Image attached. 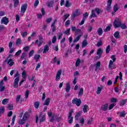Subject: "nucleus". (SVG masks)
<instances>
[{"instance_id":"13","label":"nucleus","mask_w":127,"mask_h":127,"mask_svg":"<svg viewBox=\"0 0 127 127\" xmlns=\"http://www.w3.org/2000/svg\"><path fill=\"white\" fill-rule=\"evenodd\" d=\"M104 88V86L100 85V86H98L97 88V91H96V94L97 95H100L101 94V92H102V90H103Z\"/></svg>"},{"instance_id":"16","label":"nucleus","mask_w":127,"mask_h":127,"mask_svg":"<svg viewBox=\"0 0 127 127\" xmlns=\"http://www.w3.org/2000/svg\"><path fill=\"white\" fill-rule=\"evenodd\" d=\"M53 4H54V1L53 0L49 1L46 3L48 7H53Z\"/></svg>"},{"instance_id":"18","label":"nucleus","mask_w":127,"mask_h":127,"mask_svg":"<svg viewBox=\"0 0 127 127\" xmlns=\"http://www.w3.org/2000/svg\"><path fill=\"white\" fill-rule=\"evenodd\" d=\"M50 101L51 99L49 98H46L45 102L43 103L44 106H49V104H50Z\"/></svg>"},{"instance_id":"51","label":"nucleus","mask_w":127,"mask_h":127,"mask_svg":"<svg viewBox=\"0 0 127 127\" xmlns=\"http://www.w3.org/2000/svg\"><path fill=\"white\" fill-rule=\"evenodd\" d=\"M111 26H112V25L107 26L106 28L104 30V31L105 32L110 31V30H111Z\"/></svg>"},{"instance_id":"4","label":"nucleus","mask_w":127,"mask_h":127,"mask_svg":"<svg viewBox=\"0 0 127 127\" xmlns=\"http://www.w3.org/2000/svg\"><path fill=\"white\" fill-rule=\"evenodd\" d=\"M26 9H27V3H24L22 5L21 7L20 14L21 15H23L26 11Z\"/></svg>"},{"instance_id":"12","label":"nucleus","mask_w":127,"mask_h":127,"mask_svg":"<svg viewBox=\"0 0 127 127\" xmlns=\"http://www.w3.org/2000/svg\"><path fill=\"white\" fill-rule=\"evenodd\" d=\"M78 15H80V12L78 9H76L75 11L72 13L71 16L73 18H75V17L78 16Z\"/></svg>"},{"instance_id":"15","label":"nucleus","mask_w":127,"mask_h":127,"mask_svg":"<svg viewBox=\"0 0 127 127\" xmlns=\"http://www.w3.org/2000/svg\"><path fill=\"white\" fill-rule=\"evenodd\" d=\"M119 76H118L116 77V78L115 79V81L114 82L115 84H117V82H118V79H119V78L120 79V80L123 79V73H122V72H120Z\"/></svg>"},{"instance_id":"61","label":"nucleus","mask_w":127,"mask_h":127,"mask_svg":"<svg viewBox=\"0 0 127 127\" xmlns=\"http://www.w3.org/2000/svg\"><path fill=\"white\" fill-rule=\"evenodd\" d=\"M56 40H57V38H56V36H55L52 39V43H55V42H56Z\"/></svg>"},{"instance_id":"48","label":"nucleus","mask_w":127,"mask_h":127,"mask_svg":"<svg viewBox=\"0 0 127 127\" xmlns=\"http://www.w3.org/2000/svg\"><path fill=\"white\" fill-rule=\"evenodd\" d=\"M4 107H0V114H3L4 113Z\"/></svg>"},{"instance_id":"1","label":"nucleus","mask_w":127,"mask_h":127,"mask_svg":"<svg viewBox=\"0 0 127 127\" xmlns=\"http://www.w3.org/2000/svg\"><path fill=\"white\" fill-rule=\"evenodd\" d=\"M72 103L74 105H76L77 107H80L81 104H82V101L80 99L73 98L72 100Z\"/></svg>"},{"instance_id":"30","label":"nucleus","mask_w":127,"mask_h":127,"mask_svg":"<svg viewBox=\"0 0 127 127\" xmlns=\"http://www.w3.org/2000/svg\"><path fill=\"white\" fill-rule=\"evenodd\" d=\"M40 59V55H35L34 57V59L35 60L36 62H38V60Z\"/></svg>"},{"instance_id":"49","label":"nucleus","mask_w":127,"mask_h":127,"mask_svg":"<svg viewBox=\"0 0 127 127\" xmlns=\"http://www.w3.org/2000/svg\"><path fill=\"white\" fill-rule=\"evenodd\" d=\"M7 64H14V62H13V60L11 59H10L7 61Z\"/></svg>"},{"instance_id":"38","label":"nucleus","mask_w":127,"mask_h":127,"mask_svg":"<svg viewBox=\"0 0 127 127\" xmlns=\"http://www.w3.org/2000/svg\"><path fill=\"white\" fill-rule=\"evenodd\" d=\"M64 33L65 35H70V28L66 29Z\"/></svg>"},{"instance_id":"22","label":"nucleus","mask_w":127,"mask_h":127,"mask_svg":"<svg viewBox=\"0 0 127 127\" xmlns=\"http://www.w3.org/2000/svg\"><path fill=\"white\" fill-rule=\"evenodd\" d=\"M87 45H88V42H87V40H83V41L82 43V46H81L82 48H84L86 47Z\"/></svg>"},{"instance_id":"26","label":"nucleus","mask_w":127,"mask_h":127,"mask_svg":"<svg viewBox=\"0 0 127 127\" xmlns=\"http://www.w3.org/2000/svg\"><path fill=\"white\" fill-rule=\"evenodd\" d=\"M40 105V103L38 101H36L34 103V106L35 109H38L39 108V106Z\"/></svg>"},{"instance_id":"33","label":"nucleus","mask_w":127,"mask_h":127,"mask_svg":"<svg viewBox=\"0 0 127 127\" xmlns=\"http://www.w3.org/2000/svg\"><path fill=\"white\" fill-rule=\"evenodd\" d=\"M64 5L66 7H70L71 6V3L69 2L68 0H66Z\"/></svg>"},{"instance_id":"11","label":"nucleus","mask_w":127,"mask_h":127,"mask_svg":"<svg viewBox=\"0 0 127 127\" xmlns=\"http://www.w3.org/2000/svg\"><path fill=\"white\" fill-rule=\"evenodd\" d=\"M57 21V20H55L51 25V29L53 32H55V31H56V27H55V24L56 23Z\"/></svg>"},{"instance_id":"45","label":"nucleus","mask_w":127,"mask_h":127,"mask_svg":"<svg viewBox=\"0 0 127 127\" xmlns=\"http://www.w3.org/2000/svg\"><path fill=\"white\" fill-rule=\"evenodd\" d=\"M14 1V7H16L17 6V4L19 3V1L18 0H15Z\"/></svg>"},{"instance_id":"7","label":"nucleus","mask_w":127,"mask_h":127,"mask_svg":"<svg viewBox=\"0 0 127 127\" xmlns=\"http://www.w3.org/2000/svg\"><path fill=\"white\" fill-rule=\"evenodd\" d=\"M18 82H19V77L18 76L14 80V83L13 84V88H18Z\"/></svg>"},{"instance_id":"35","label":"nucleus","mask_w":127,"mask_h":127,"mask_svg":"<svg viewBox=\"0 0 127 127\" xmlns=\"http://www.w3.org/2000/svg\"><path fill=\"white\" fill-rule=\"evenodd\" d=\"M8 101H9V99H4L2 101V105H6L8 103Z\"/></svg>"},{"instance_id":"56","label":"nucleus","mask_w":127,"mask_h":127,"mask_svg":"<svg viewBox=\"0 0 127 127\" xmlns=\"http://www.w3.org/2000/svg\"><path fill=\"white\" fill-rule=\"evenodd\" d=\"M92 30H93V27H92V26H88V29H87V31H88V32H91V31H92Z\"/></svg>"},{"instance_id":"34","label":"nucleus","mask_w":127,"mask_h":127,"mask_svg":"<svg viewBox=\"0 0 127 127\" xmlns=\"http://www.w3.org/2000/svg\"><path fill=\"white\" fill-rule=\"evenodd\" d=\"M20 44H21V39H20V38H18L16 40V45H17V46H19Z\"/></svg>"},{"instance_id":"25","label":"nucleus","mask_w":127,"mask_h":127,"mask_svg":"<svg viewBox=\"0 0 127 127\" xmlns=\"http://www.w3.org/2000/svg\"><path fill=\"white\" fill-rule=\"evenodd\" d=\"M111 59H112V60L110 61L109 64H113V63L116 61V56L115 55H112L111 56Z\"/></svg>"},{"instance_id":"29","label":"nucleus","mask_w":127,"mask_h":127,"mask_svg":"<svg viewBox=\"0 0 127 127\" xmlns=\"http://www.w3.org/2000/svg\"><path fill=\"white\" fill-rule=\"evenodd\" d=\"M97 33L98 34V35H99V36H101V35L103 34V29H102V28H98V29L97 30Z\"/></svg>"},{"instance_id":"17","label":"nucleus","mask_w":127,"mask_h":127,"mask_svg":"<svg viewBox=\"0 0 127 127\" xmlns=\"http://www.w3.org/2000/svg\"><path fill=\"white\" fill-rule=\"evenodd\" d=\"M48 51H49V46H48V45H46L44 47V50H43V53L44 54H45L46 53H47Z\"/></svg>"},{"instance_id":"63","label":"nucleus","mask_w":127,"mask_h":127,"mask_svg":"<svg viewBox=\"0 0 127 127\" xmlns=\"http://www.w3.org/2000/svg\"><path fill=\"white\" fill-rule=\"evenodd\" d=\"M21 53V50H20L18 52H17L15 54V56H19V55H20V54Z\"/></svg>"},{"instance_id":"57","label":"nucleus","mask_w":127,"mask_h":127,"mask_svg":"<svg viewBox=\"0 0 127 127\" xmlns=\"http://www.w3.org/2000/svg\"><path fill=\"white\" fill-rule=\"evenodd\" d=\"M34 54V50H31L29 53V57L30 58Z\"/></svg>"},{"instance_id":"54","label":"nucleus","mask_w":127,"mask_h":127,"mask_svg":"<svg viewBox=\"0 0 127 127\" xmlns=\"http://www.w3.org/2000/svg\"><path fill=\"white\" fill-rule=\"evenodd\" d=\"M28 96H29V91L28 90H27L25 93V98H26V99H27V98H28Z\"/></svg>"},{"instance_id":"37","label":"nucleus","mask_w":127,"mask_h":127,"mask_svg":"<svg viewBox=\"0 0 127 127\" xmlns=\"http://www.w3.org/2000/svg\"><path fill=\"white\" fill-rule=\"evenodd\" d=\"M114 37H115V38H120V32L116 31L114 33Z\"/></svg>"},{"instance_id":"20","label":"nucleus","mask_w":127,"mask_h":127,"mask_svg":"<svg viewBox=\"0 0 127 127\" xmlns=\"http://www.w3.org/2000/svg\"><path fill=\"white\" fill-rule=\"evenodd\" d=\"M103 49H102L101 48H99L97 50L96 55H98V56H101L102 57V55L103 54Z\"/></svg>"},{"instance_id":"41","label":"nucleus","mask_w":127,"mask_h":127,"mask_svg":"<svg viewBox=\"0 0 127 127\" xmlns=\"http://www.w3.org/2000/svg\"><path fill=\"white\" fill-rule=\"evenodd\" d=\"M7 109H9V111H11L13 109V105L12 104H8Z\"/></svg>"},{"instance_id":"52","label":"nucleus","mask_w":127,"mask_h":127,"mask_svg":"<svg viewBox=\"0 0 127 127\" xmlns=\"http://www.w3.org/2000/svg\"><path fill=\"white\" fill-rule=\"evenodd\" d=\"M29 48L30 47L29 46H26L23 48V50H24V51H25V52H27V51L29 50Z\"/></svg>"},{"instance_id":"43","label":"nucleus","mask_w":127,"mask_h":127,"mask_svg":"<svg viewBox=\"0 0 127 127\" xmlns=\"http://www.w3.org/2000/svg\"><path fill=\"white\" fill-rule=\"evenodd\" d=\"M113 9L115 12H116V11H118V9H119V7H118V4H115V5L113 7Z\"/></svg>"},{"instance_id":"9","label":"nucleus","mask_w":127,"mask_h":127,"mask_svg":"<svg viewBox=\"0 0 127 127\" xmlns=\"http://www.w3.org/2000/svg\"><path fill=\"white\" fill-rule=\"evenodd\" d=\"M108 108H109V105L108 104H103L101 106L100 110L105 112L108 110Z\"/></svg>"},{"instance_id":"59","label":"nucleus","mask_w":127,"mask_h":127,"mask_svg":"<svg viewBox=\"0 0 127 127\" xmlns=\"http://www.w3.org/2000/svg\"><path fill=\"white\" fill-rule=\"evenodd\" d=\"M120 26L122 29H127V25H126V24H121Z\"/></svg>"},{"instance_id":"2","label":"nucleus","mask_w":127,"mask_h":127,"mask_svg":"<svg viewBox=\"0 0 127 127\" xmlns=\"http://www.w3.org/2000/svg\"><path fill=\"white\" fill-rule=\"evenodd\" d=\"M122 24V22H121V20L119 18H117L115 20L113 25L115 26V28H118V27H120Z\"/></svg>"},{"instance_id":"6","label":"nucleus","mask_w":127,"mask_h":127,"mask_svg":"<svg viewBox=\"0 0 127 127\" xmlns=\"http://www.w3.org/2000/svg\"><path fill=\"white\" fill-rule=\"evenodd\" d=\"M61 74H62V70L61 69L59 70L56 74V81H58L61 78Z\"/></svg>"},{"instance_id":"55","label":"nucleus","mask_w":127,"mask_h":127,"mask_svg":"<svg viewBox=\"0 0 127 127\" xmlns=\"http://www.w3.org/2000/svg\"><path fill=\"white\" fill-rule=\"evenodd\" d=\"M115 67V64H109V68L110 69H114Z\"/></svg>"},{"instance_id":"42","label":"nucleus","mask_w":127,"mask_h":127,"mask_svg":"<svg viewBox=\"0 0 127 127\" xmlns=\"http://www.w3.org/2000/svg\"><path fill=\"white\" fill-rule=\"evenodd\" d=\"M88 16H89V14L88 13V12H86L83 14V19L85 20L86 18H87V17H88Z\"/></svg>"},{"instance_id":"19","label":"nucleus","mask_w":127,"mask_h":127,"mask_svg":"<svg viewBox=\"0 0 127 127\" xmlns=\"http://www.w3.org/2000/svg\"><path fill=\"white\" fill-rule=\"evenodd\" d=\"M21 102H22V101L21 100V95H17L16 97V103H21Z\"/></svg>"},{"instance_id":"14","label":"nucleus","mask_w":127,"mask_h":127,"mask_svg":"<svg viewBox=\"0 0 127 127\" xmlns=\"http://www.w3.org/2000/svg\"><path fill=\"white\" fill-rule=\"evenodd\" d=\"M101 66V64H94V65H91V67H92V69L93 70V69H95V71H99V70H100V66Z\"/></svg>"},{"instance_id":"8","label":"nucleus","mask_w":127,"mask_h":127,"mask_svg":"<svg viewBox=\"0 0 127 127\" xmlns=\"http://www.w3.org/2000/svg\"><path fill=\"white\" fill-rule=\"evenodd\" d=\"M8 22H9V21H8V19L7 18V17H3L2 18V19L1 20V24H5V25H6L7 24V23H8Z\"/></svg>"},{"instance_id":"21","label":"nucleus","mask_w":127,"mask_h":127,"mask_svg":"<svg viewBox=\"0 0 127 127\" xmlns=\"http://www.w3.org/2000/svg\"><path fill=\"white\" fill-rule=\"evenodd\" d=\"M89 111V106L87 105H84L83 108V113H87Z\"/></svg>"},{"instance_id":"23","label":"nucleus","mask_w":127,"mask_h":127,"mask_svg":"<svg viewBox=\"0 0 127 127\" xmlns=\"http://www.w3.org/2000/svg\"><path fill=\"white\" fill-rule=\"evenodd\" d=\"M127 99H124L120 101V106H121V107H124V106H125V105L126 104V103H127Z\"/></svg>"},{"instance_id":"28","label":"nucleus","mask_w":127,"mask_h":127,"mask_svg":"<svg viewBox=\"0 0 127 127\" xmlns=\"http://www.w3.org/2000/svg\"><path fill=\"white\" fill-rule=\"evenodd\" d=\"M82 115V112L79 111L78 113H76L75 114V119L76 120H78L79 119V117Z\"/></svg>"},{"instance_id":"10","label":"nucleus","mask_w":127,"mask_h":127,"mask_svg":"<svg viewBox=\"0 0 127 127\" xmlns=\"http://www.w3.org/2000/svg\"><path fill=\"white\" fill-rule=\"evenodd\" d=\"M70 89H71V85H70V83L67 82L65 84V92H66V93H69Z\"/></svg>"},{"instance_id":"32","label":"nucleus","mask_w":127,"mask_h":127,"mask_svg":"<svg viewBox=\"0 0 127 127\" xmlns=\"http://www.w3.org/2000/svg\"><path fill=\"white\" fill-rule=\"evenodd\" d=\"M81 36H82L81 35H79L76 38H75L73 40V43H75V42H77V41H79Z\"/></svg>"},{"instance_id":"3","label":"nucleus","mask_w":127,"mask_h":127,"mask_svg":"<svg viewBox=\"0 0 127 127\" xmlns=\"http://www.w3.org/2000/svg\"><path fill=\"white\" fill-rule=\"evenodd\" d=\"M39 120L40 123H43L46 120V115L44 112L40 113Z\"/></svg>"},{"instance_id":"5","label":"nucleus","mask_w":127,"mask_h":127,"mask_svg":"<svg viewBox=\"0 0 127 127\" xmlns=\"http://www.w3.org/2000/svg\"><path fill=\"white\" fill-rule=\"evenodd\" d=\"M74 113V111L73 110L71 109L69 111V114H68V123L69 124H72L73 123V117H72V114Z\"/></svg>"},{"instance_id":"44","label":"nucleus","mask_w":127,"mask_h":127,"mask_svg":"<svg viewBox=\"0 0 127 127\" xmlns=\"http://www.w3.org/2000/svg\"><path fill=\"white\" fill-rule=\"evenodd\" d=\"M16 118V116L14 115L13 117V118L12 119V122L11 124V126H13V125H14V122H15V118Z\"/></svg>"},{"instance_id":"27","label":"nucleus","mask_w":127,"mask_h":127,"mask_svg":"<svg viewBox=\"0 0 127 127\" xmlns=\"http://www.w3.org/2000/svg\"><path fill=\"white\" fill-rule=\"evenodd\" d=\"M94 10L96 12L97 14H100V13H102V12H103V11L99 8H95Z\"/></svg>"},{"instance_id":"31","label":"nucleus","mask_w":127,"mask_h":127,"mask_svg":"<svg viewBox=\"0 0 127 127\" xmlns=\"http://www.w3.org/2000/svg\"><path fill=\"white\" fill-rule=\"evenodd\" d=\"M83 94H84V89L80 88L78 93L79 97L83 96Z\"/></svg>"},{"instance_id":"36","label":"nucleus","mask_w":127,"mask_h":127,"mask_svg":"<svg viewBox=\"0 0 127 127\" xmlns=\"http://www.w3.org/2000/svg\"><path fill=\"white\" fill-rule=\"evenodd\" d=\"M22 77L23 79H26V71H25V70L22 71Z\"/></svg>"},{"instance_id":"64","label":"nucleus","mask_w":127,"mask_h":127,"mask_svg":"<svg viewBox=\"0 0 127 127\" xmlns=\"http://www.w3.org/2000/svg\"><path fill=\"white\" fill-rule=\"evenodd\" d=\"M124 49L125 53H127V45H124Z\"/></svg>"},{"instance_id":"40","label":"nucleus","mask_w":127,"mask_h":127,"mask_svg":"<svg viewBox=\"0 0 127 127\" xmlns=\"http://www.w3.org/2000/svg\"><path fill=\"white\" fill-rule=\"evenodd\" d=\"M97 46L98 47H100V46H102V45H103V41H102V40H99L97 44Z\"/></svg>"},{"instance_id":"50","label":"nucleus","mask_w":127,"mask_h":127,"mask_svg":"<svg viewBox=\"0 0 127 127\" xmlns=\"http://www.w3.org/2000/svg\"><path fill=\"white\" fill-rule=\"evenodd\" d=\"M83 61H80V59H77L75 64H80V63H81V64L83 63Z\"/></svg>"},{"instance_id":"24","label":"nucleus","mask_w":127,"mask_h":127,"mask_svg":"<svg viewBox=\"0 0 127 127\" xmlns=\"http://www.w3.org/2000/svg\"><path fill=\"white\" fill-rule=\"evenodd\" d=\"M28 117H29V114H28V112L25 113L23 117V120H24V121H26Z\"/></svg>"},{"instance_id":"53","label":"nucleus","mask_w":127,"mask_h":127,"mask_svg":"<svg viewBox=\"0 0 127 127\" xmlns=\"http://www.w3.org/2000/svg\"><path fill=\"white\" fill-rule=\"evenodd\" d=\"M111 48L110 47V45H108V47L106 48V53L108 54V53H110V50Z\"/></svg>"},{"instance_id":"46","label":"nucleus","mask_w":127,"mask_h":127,"mask_svg":"<svg viewBox=\"0 0 127 127\" xmlns=\"http://www.w3.org/2000/svg\"><path fill=\"white\" fill-rule=\"evenodd\" d=\"M25 123V120L24 119H20V120L18 122V124L19 125H23Z\"/></svg>"},{"instance_id":"60","label":"nucleus","mask_w":127,"mask_h":127,"mask_svg":"<svg viewBox=\"0 0 127 127\" xmlns=\"http://www.w3.org/2000/svg\"><path fill=\"white\" fill-rule=\"evenodd\" d=\"M22 37H25V36H27V32H24L21 33Z\"/></svg>"},{"instance_id":"47","label":"nucleus","mask_w":127,"mask_h":127,"mask_svg":"<svg viewBox=\"0 0 127 127\" xmlns=\"http://www.w3.org/2000/svg\"><path fill=\"white\" fill-rule=\"evenodd\" d=\"M38 4H39V0H35V2L34 3V7H37V5H38Z\"/></svg>"},{"instance_id":"62","label":"nucleus","mask_w":127,"mask_h":127,"mask_svg":"<svg viewBox=\"0 0 127 127\" xmlns=\"http://www.w3.org/2000/svg\"><path fill=\"white\" fill-rule=\"evenodd\" d=\"M115 106H116V104H115V103H113V104H111L109 107V110H112V109H113V108H114V107H115Z\"/></svg>"},{"instance_id":"39","label":"nucleus","mask_w":127,"mask_h":127,"mask_svg":"<svg viewBox=\"0 0 127 127\" xmlns=\"http://www.w3.org/2000/svg\"><path fill=\"white\" fill-rule=\"evenodd\" d=\"M54 63H57V64H59L60 63V60H58L57 57H55L54 58Z\"/></svg>"},{"instance_id":"58","label":"nucleus","mask_w":127,"mask_h":127,"mask_svg":"<svg viewBox=\"0 0 127 127\" xmlns=\"http://www.w3.org/2000/svg\"><path fill=\"white\" fill-rule=\"evenodd\" d=\"M80 123L81 125H84V123H85V119H84L83 118H81L80 119Z\"/></svg>"}]
</instances>
